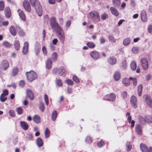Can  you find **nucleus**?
Returning <instances> with one entry per match:
<instances>
[{
  "mask_svg": "<svg viewBox=\"0 0 152 152\" xmlns=\"http://www.w3.org/2000/svg\"><path fill=\"white\" fill-rule=\"evenodd\" d=\"M32 6L35 8V10L39 16L42 15V8L40 3L38 0H29Z\"/></svg>",
  "mask_w": 152,
  "mask_h": 152,
  "instance_id": "1",
  "label": "nucleus"
},
{
  "mask_svg": "<svg viewBox=\"0 0 152 152\" xmlns=\"http://www.w3.org/2000/svg\"><path fill=\"white\" fill-rule=\"evenodd\" d=\"M50 23L52 29L54 30H61V26L56 22V18L53 17L50 18Z\"/></svg>",
  "mask_w": 152,
  "mask_h": 152,
  "instance_id": "2",
  "label": "nucleus"
},
{
  "mask_svg": "<svg viewBox=\"0 0 152 152\" xmlns=\"http://www.w3.org/2000/svg\"><path fill=\"white\" fill-rule=\"evenodd\" d=\"M88 16L90 18H92L95 22H99L100 21L99 14L96 11H91L89 13Z\"/></svg>",
  "mask_w": 152,
  "mask_h": 152,
  "instance_id": "3",
  "label": "nucleus"
},
{
  "mask_svg": "<svg viewBox=\"0 0 152 152\" xmlns=\"http://www.w3.org/2000/svg\"><path fill=\"white\" fill-rule=\"evenodd\" d=\"M27 78V80L31 82L37 77L36 74L33 71L26 72Z\"/></svg>",
  "mask_w": 152,
  "mask_h": 152,
  "instance_id": "4",
  "label": "nucleus"
},
{
  "mask_svg": "<svg viewBox=\"0 0 152 152\" xmlns=\"http://www.w3.org/2000/svg\"><path fill=\"white\" fill-rule=\"evenodd\" d=\"M61 30H57L56 31L58 34V38L61 43H63L65 41V37L63 31L61 28Z\"/></svg>",
  "mask_w": 152,
  "mask_h": 152,
  "instance_id": "5",
  "label": "nucleus"
},
{
  "mask_svg": "<svg viewBox=\"0 0 152 152\" xmlns=\"http://www.w3.org/2000/svg\"><path fill=\"white\" fill-rule=\"evenodd\" d=\"M141 65L142 68L144 70H147L148 67V63L147 59L144 58H142L141 59Z\"/></svg>",
  "mask_w": 152,
  "mask_h": 152,
  "instance_id": "6",
  "label": "nucleus"
},
{
  "mask_svg": "<svg viewBox=\"0 0 152 152\" xmlns=\"http://www.w3.org/2000/svg\"><path fill=\"white\" fill-rule=\"evenodd\" d=\"M91 56L93 59L96 60L100 58V54L96 50L92 51L90 53Z\"/></svg>",
  "mask_w": 152,
  "mask_h": 152,
  "instance_id": "7",
  "label": "nucleus"
},
{
  "mask_svg": "<svg viewBox=\"0 0 152 152\" xmlns=\"http://www.w3.org/2000/svg\"><path fill=\"white\" fill-rule=\"evenodd\" d=\"M140 149L142 152H151L152 151V148L150 147L148 148L144 144L141 143L140 145Z\"/></svg>",
  "mask_w": 152,
  "mask_h": 152,
  "instance_id": "8",
  "label": "nucleus"
},
{
  "mask_svg": "<svg viewBox=\"0 0 152 152\" xmlns=\"http://www.w3.org/2000/svg\"><path fill=\"white\" fill-rule=\"evenodd\" d=\"M115 96L114 94L111 93L110 94L105 96L104 97V99L107 101L113 102L115 100Z\"/></svg>",
  "mask_w": 152,
  "mask_h": 152,
  "instance_id": "9",
  "label": "nucleus"
},
{
  "mask_svg": "<svg viewBox=\"0 0 152 152\" xmlns=\"http://www.w3.org/2000/svg\"><path fill=\"white\" fill-rule=\"evenodd\" d=\"M23 6L26 11L28 12L31 11V7L28 1L26 0L24 1L23 3Z\"/></svg>",
  "mask_w": 152,
  "mask_h": 152,
  "instance_id": "10",
  "label": "nucleus"
},
{
  "mask_svg": "<svg viewBox=\"0 0 152 152\" xmlns=\"http://www.w3.org/2000/svg\"><path fill=\"white\" fill-rule=\"evenodd\" d=\"M9 67V63L6 60H3L1 63V67L4 70H6Z\"/></svg>",
  "mask_w": 152,
  "mask_h": 152,
  "instance_id": "11",
  "label": "nucleus"
},
{
  "mask_svg": "<svg viewBox=\"0 0 152 152\" xmlns=\"http://www.w3.org/2000/svg\"><path fill=\"white\" fill-rule=\"evenodd\" d=\"M28 43L27 42H25L23 48L22 53L23 54L26 55L27 54L28 52Z\"/></svg>",
  "mask_w": 152,
  "mask_h": 152,
  "instance_id": "12",
  "label": "nucleus"
},
{
  "mask_svg": "<svg viewBox=\"0 0 152 152\" xmlns=\"http://www.w3.org/2000/svg\"><path fill=\"white\" fill-rule=\"evenodd\" d=\"M145 102L149 107L152 108V99L150 96H146L145 98Z\"/></svg>",
  "mask_w": 152,
  "mask_h": 152,
  "instance_id": "13",
  "label": "nucleus"
},
{
  "mask_svg": "<svg viewBox=\"0 0 152 152\" xmlns=\"http://www.w3.org/2000/svg\"><path fill=\"white\" fill-rule=\"evenodd\" d=\"M41 49V46L38 42H36L34 48L35 52L36 55H38Z\"/></svg>",
  "mask_w": 152,
  "mask_h": 152,
  "instance_id": "14",
  "label": "nucleus"
},
{
  "mask_svg": "<svg viewBox=\"0 0 152 152\" xmlns=\"http://www.w3.org/2000/svg\"><path fill=\"white\" fill-rule=\"evenodd\" d=\"M140 16L141 19L142 21L145 22L147 21V17L146 12L145 10H142L141 11Z\"/></svg>",
  "mask_w": 152,
  "mask_h": 152,
  "instance_id": "15",
  "label": "nucleus"
},
{
  "mask_svg": "<svg viewBox=\"0 0 152 152\" xmlns=\"http://www.w3.org/2000/svg\"><path fill=\"white\" fill-rule=\"evenodd\" d=\"M17 12L21 20L23 21H25L26 18L23 12L21 10L19 9L17 10Z\"/></svg>",
  "mask_w": 152,
  "mask_h": 152,
  "instance_id": "16",
  "label": "nucleus"
},
{
  "mask_svg": "<svg viewBox=\"0 0 152 152\" xmlns=\"http://www.w3.org/2000/svg\"><path fill=\"white\" fill-rule=\"evenodd\" d=\"M131 102L132 106L134 108L137 107L136 97L134 96H132L131 99Z\"/></svg>",
  "mask_w": 152,
  "mask_h": 152,
  "instance_id": "17",
  "label": "nucleus"
},
{
  "mask_svg": "<svg viewBox=\"0 0 152 152\" xmlns=\"http://www.w3.org/2000/svg\"><path fill=\"white\" fill-rule=\"evenodd\" d=\"M59 75L62 77H64L66 74V72L63 66H61L59 68Z\"/></svg>",
  "mask_w": 152,
  "mask_h": 152,
  "instance_id": "18",
  "label": "nucleus"
},
{
  "mask_svg": "<svg viewBox=\"0 0 152 152\" xmlns=\"http://www.w3.org/2000/svg\"><path fill=\"white\" fill-rule=\"evenodd\" d=\"M26 92L27 97L31 100H33L34 98V94L29 89H28L26 91Z\"/></svg>",
  "mask_w": 152,
  "mask_h": 152,
  "instance_id": "19",
  "label": "nucleus"
},
{
  "mask_svg": "<svg viewBox=\"0 0 152 152\" xmlns=\"http://www.w3.org/2000/svg\"><path fill=\"white\" fill-rule=\"evenodd\" d=\"M20 123L21 127L23 129L25 130H26L28 129V126L26 122L21 121Z\"/></svg>",
  "mask_w": 152,
  "mask_h": 152,
  "instance_id": "20",
  "label": "nucleus"
},
{
  "mask_svg": "<svg viewBox=\"0 0 152 152\" xmlns=\"http://www.w3.org/2000/svg\"><path fill=\"white\" fill-rule=\"evenodd\" d=\"M135 130L138 135H142V127L139 124L137 125L135 127Z\"/></svg>",
  "mask_w": 152,
  "mask_h": 152,
  "instance_id": "21",
  "label": "nucleus"
},
{
  "mask_svg": "<svg viewBox=\"0 0 152 152\" xmlns=\"http://www.w3.org/2000/svg\"><path fill=\"white\" fill-rule=\"evenodd\" d=\"M108 62L110 64L114 65L116 63V58L113 57H110L108 58Z\"/></svg>",
  "mask_w": 152,
  "mask_h": 152,
  "instance_id": "22",
  "label": "nucleus"
},
{
  "mask_svg": "<svg viewBox=\"0 0 152 152\" xmlns=\"http://www.w3.org/2000/svg\"><path fill=\"white\" fill-rule=\"evenodd\" d=\"M52 62L50 58H48L46 62V67L47 69H49L52 67Z\"/></svg>",
  "mask_w": 152,
  "mask_h": 152,
  "instance_id": "23",
  "label": "nucleus"
},
{
  "mask_svg": "<svg viewBox=\"0 0 152 152\" xmlns=\"http://www.w3.org/2000/svg\"><path fill=\"white\" fill-rule=\"evenodd\" d=\"M14 47L15 49L17 51L20 49V44L19 41L18 40H15L14 43Z\"/></svg>",
  "mask_w": 152,
  "mask_h": 152,
  "instance_id": "24",
  "label": "nucleus"
},
{
  "mask_svg": "<svg viewBox=\"0 0 152 152\" xmlns=\"http://www.w3.org/2000/svg\"><path fill=\"white\" fill-rule=\"evenodd\" d=\"M110 10L113 15L117 16L119 15V13L118 10L114 7H111L110 8Z\"/></svg>",
  "mask_w": 152,
  "mask_h": 152,
  "instance_id": "25",
  "label": "nucleus"
},
{
  "mask_svg": "<svg viewBox=\"0 0 152 152\" xmlns=\"http://www.w3.org/2000/svg\"><path fill=\"white\" fill-rule=\"evenodd\" d=\"M122 83L125 86H128L130 84L129 79L127 78H123L122 80Z\"/></svg>",
  "mask_w": 152,
  "mask_h": 152,
  "instance_id": "26",
  "label": "nucleus"
},
{
  "mask_svg": "<svg viewBox=\"0 0 152 152\" xmlns=\"http://www.w3.org/2000/svg\"><path fill=\"white\" fill-rule=\"evenodd\" d=\"M33 120L34 122L37 124H39L40 122V118L38 115H34L33 118Z\"/></svg>",
  "mask_w": 152,
  "mask_h": 152,
  "instance_id": "27",
  "label": "nucleus"
},
{
  "mask_svg": "<svg viewBox=\"0 0 152 152\" xmlns=\"http://www.w3.org/2000/svg\"><path fill=\"white\" fill-rule=\"evenodd\" d=\"M5 14L7 18H9L11 15L10 10L9 8L7 7L5 10Z\"/></svg>",
  "mask_w": 152,
  "mask_h": 152,
  "instance_id": "28",
  "label": "nucleus"
},
{
  "mask_svg": "<svg viewBox=\"0 0 152 152\" xmlns=\"http://www.w3.org/2000/svg\"><path fill=\"white\" fill-rule=\"evenodd\" d=\"M10 31L11 34L13 36H15L16 34V31L15 27L11 26L10 28Z\"/></svg>",
  "mask_w": 152,
  "mask_h": 152,
  "instance_id": "29",
  "label": "nucleus"
},
{
  "mask_svg": "<svg viewBox=\"0 0 152 152\" xmlns=\"http://www.w3.org/2000/svg\"><path fill=\"white\" fill-rule=\"evenodd\" d=\"M37 142L38 146L39 147H42L43 145V141L42 139L40 138H38L37 140Z\"/></svg>",
  "mask_w": 152,
  "mask_h": 152,
  "instance_id": "30",
  "label": "nucleus"
},
{
  "mask_svg": "<svg viewBox=\"0 0 152 152\" xmlns=\"http://www.w3.org/2000/svg\"><path fill=\"white\" fill-rule=\"evenodd\" d=\"M145 122L148 123H152V116L150 115H146L145 116Z\"/></svg>",
  "mask_w": 152,
  "mask_h": 152,
  "instance_id": "31",
  "label": "nucleus"
},
{
  "mask_svg": "<svg viewBox=\"0 0 152 152\" xmlns=\"http://www.w3.org/2000/svg\"><path fill=\"white\" fill-rule=\"evenodd\" d=\"M130 42V39L129 38H127L124 40L123 42V45L125 46L128 45L129 44Z\"/></svg>",
  "mask_w": 152,
  "mask_h": 152,
  "instance_id": "32",
  "label": "nucleus"
},
{
  "mask_svg": "<svg viewBox=\"0 0 152 152\" xmlns=\"http://www.w3.org/2000/svg\"><path fill=\"white\" fill-rule=\"evenodd\" d=\"M114 77L115 80H118L120 78V73L118 72H116L114 75Z\"/></svg>",
  "mask_w": 152,
  "mask_h": 152,
  "instance_id": "33",
  "label": "nucleus"
},
{
  "mask_svg": "<svg viewBox=\"0 0 152 152\" xmlns=\"http://www.w3.org/2000/svg\"><path fill=\"white\" fill-rule=\"evenodd\" d=\"M142 86L141 84L139 85L137 88V92L138 96H141L142 95Z\"/></svg>",
  "mask_w": 152,
  "mask_h": 152,
  "instance_id": "34",
  "label": "nucleus"
},
{
  "mask_svg": "<svg viewBox=\"0 0 152 152\" xmlns=\"http://www.w3.org/2000/svg\"><path fill=\"white\" fill-rule=\"evenodd\" d=\"M120 4V0H113V4L114 6L118 7Z\"/></svg>",
  "mask_w": 152,
  "mask_h": 152,
  "instance_id": "35",
  "label": "nucleus"
},
{
  "mask_svg": "<svg viewBox=\"0 0 152 152\" xmlns=\"http://www.w3.org/2000/svg\"><path fill=\"white\" fill-rule=\"evenodd\" d=\"M3 45L6 48H10L12 45V44L7 41H4L3 43Z\"/></svg>",
  "mask_w": 152,
  "mask_h": 152,
  "instance_id": "36",
  "label": "nucleus"
},
{
  "mask_svg": "<svg viewBox=\"0 0 152 152\" xmlns=\"http://www.w3.org/2000/svg\"><path fill=\"white\" fill-rule=\"evenodd\" d=\"M57 116V112L56 110L54 111L52 114V119L53 121H54L56 119Z\"/></svg>",
  "mask_w": 152,
  "mask_h": 152,
  "instance_id": "37",
  "label": "nucleus"
},
{
  "mask_svg": "<svg viewBox=\"0 0 152 152\" xmlns=\"http://www.w3.org/2000/svg\"><path fill=\"white\" fill-rule=\"evenodd\" d=\"M130 66L131 69L132 70L134 71L137 68L136 62L135 61H133L131 64Z\"/></svg>",
  "mask_w": 152,
  "mask_h": 152,
  "instance_id": "38",
  "label": "nucleus"
},
{
  "mask_svg": "<svg viewBox=\"0 0 152 152\" xmlns=\"http://www.w3.org/2000/svg\"><path fill=\"white\" fill-rule=\"evenodd\" d=\"M87 45L90 48H94L95 47V44L92 42H88L87 43Z\"/></svg>",
  "mask_w": 152,
  "mask_h": 152,
  "instance_id": "39",
  "label": "nucleus"
},
{
  "mask_svg": "<svg viewBox=\"0 0 152 152\" xmlns=\"http://www.w3.org/2000/svg\"><path fill=\"white\" fill-rule=\"evenodd\" d=\"M39 108L40 110L42 112L44 111L45 110V107L44 103L40 102L39 103Z\"/></svg>",
  "mask_w": 152,
  "mask_h": 152,
  "instance_id": "40",
  "label": "nucleus"
},
{
  "mask_svg": "<svg viewBox=\"0 0 152 152\" xmlns=\"http://www.w3.org/2000/svg\"><path fill=\"white\" fill-rule=\"evenodd\" d=\"M108 17V15L105 12L104 13L101 15V18L102 20H105Z\"/></svg>",
  "mask_w": 152,
  "mask_h": 152,
  "instance_id": "41",
  "label": "nucleus"
},
{
  "mask_svg": "<svg viewBox=\"0 0 152 152\" xmlns=\"http://www.w3.org/2000/svg\"><path fill=\"white\" fill-rule=\"evenodd\" d=\"M50 134V131L48 128H46L45 131V136L46 138L48 137Z\"/></svg>",
  "mask_w": 152,
  "mask_h": 152,
  "instance_id": "42",
  "label": "nucleus"
},
{
  "mask_svg": "<svg viewBox=\"0 0 152 152\" xmlns=\"http://www.w3.org/2000/svg\"><path fill=\"white\" fill-rule=\"evenodd\" d=\"M18 72V69L17 68L15 67L13 68L12 71V75L13 76H15L17 75Z\"/></svg>",
  "mask_w": 152,
  "mask_h": 152,
  "instance_id": "43",
  "label": "nucleus"
},
{
  "mask_svg": "<svg viewBox=\"0 0 152 152\" xmlns=\"http://www.w3.org/2000/svg\"><path fill=\"white\" fill-rule=\"evenodd\" d=\"M108 39L109 41L112 43H114L116 42V39L112 35H109L108 37Z\"/></svg>",
  "mask_w": 152,
  "mask_h": 152,
  "instance_id": "44",
  "label": "nucleus"
},
{
  "mask_svg": "<svg viewBox=\"0 0 152 152\" xmlns=\"http://www.w3.org/2000/svg\"><path fill=\"white\" fill-rule=\"evenodd\" d=\"M127 67V63L126 60H124L122 63L121 67L124 69H125Z\"/></svg>",
  "mask_w": 152,
  "mask_h": 152,
  "instance_id": "45",
  "label": "nucleus"
},
{
  "mask_svg": "<svg viewBox=\"0 0 152 152\" xmlns=\"http://www.w3.org/2000/svg\"><path fill=\"white\" fill-rule=\"evenodd\" d=\"M52 59L53 61H56L57 58V54L56 53H53L52 56Z\"/></svg>",
  "mask_w": 152,
  "mask_h": 152,
  "instance_id": "46",
  "label": "nucleus"
},
{
  "mask_svg": "<svg viewBox=\"0 0 152 152\" xmlns=\"http://www.w3.org/2000/svg\"><path fill=\"white\" fill-rule=\"evenodd\" d=\"M5 96L3 95V94H1L0 96V100L1 102H4L7 99V98Z\"/></svg>",
  "mask_w": 152,
  "mask_h": 152,
  "instance_id": "47",
  "label": "nucleus"
},
{
  "mask_svg": "<svg viewBox=\"0 0 152 152\" xmlns=\"http://www.w3.org/2000/svg\"><path fill=\"white\" fill-rule=\"evenodd\" d=\"M129 79L132 80L133 84L134 86H136L137 84V79L135 78H133L132 77H130Z\"/></svg>",
  "mask_w": 152,
  "mask_h": 152,
  "instance_id": "48",
  "label": "nucleus"
},
{
  "mask_svg": "<svg viewBox=\"0 0 152 152\" xmlns=\"http://www.w3.org/2000/svg\"><path fill=\"white\" fill-rule=\"evenodd\" d=\"M85 141L87 143H91L93 142V140L91 137L88 136L86 138Z\"/></svg>",
  "mask_w": 152,
  "mask_h": 152,
  "instance_id": "49",
  "label": "nucleus"
},
{
  "mask_svg": "<svg viewBox=\"0 0 152 152\" xmlns=\"http://www.w3.org/2000/svg\"><path fill=\"white\" fill-rule=\"evenodd\" d=\"M126 145L127 147V151H130L132 148V145L129 142H126Z\"/></svg>",
  "mask_w": 152,
  "mask_h": 152,
  "instance_id": "50",
  "label": "nucleus"
},
{
  "mask_svg": "<svg viewBox=\"0 0 152 152\" xmlns=\"http://www.w3.org/2000/svg\"><path fill=\"white\" fill-rule=\"evenodd\" d=\"M44 99L46 105H48L49 104L48 98V95L46 94L44 95Z\"/></svg>",
  "mask_w": 152,
  "mask_h": 152,
  "instance_id": "51",
  "label": "nucleus"
},
{
  "mask_svg": "<svg viewBox=\"0 0 152 152\" xmlns=\"http://www.w3.org/2000/svg\"><path fill=\"white\" fill-rule=\"evenodd\" d=\"M139 119L140 122L142 124H144L145 122V117L144 118L142 116L140 115L139 116Z\"/></svg>",
  "mask_w": 152,
  "mask_h": 152,
  "instance_id": "52",
  "label": "nucleus"
},
{
  "mask_svg": "<svg viewBox=\"0 0 152 152\" xmlns=\"http://www.w3.org/2000/svg\"><path fill=\"white\" fill-rule=\"evenodd\" d=\"M16 111L18 114L21 115L23 113V110L21 107H18L16 109Z\"/></svg>",
  "mask_w": 152,
  "mask_h": 152,
  "instance_id": "53",
  "label": "nucleus"
},
{
  "mask_svg": "<svg viewBox=\"0 0 152 152\" xmlns=\"http://www.w3.org/2000/svg\"><path fill=\"white\" fill-rule=\"evenodd\" d=\"M126 116V117H127V118L128 121L130 123L132 119V117L129 112L127 113Z\"/></svg>",
  "mask_w": 152,
  "mask_h": 152,
  "instance_id": "54",
  "label": "nucleus"
},
{
  "mask_svg": "<svg viewBox=\"0 0 152 152\" xmlns=\"http://www.w3.org/2000/svg\"><path fill=\"white\" fill-rule=\"evenodd\" d=\"M99 40L100 44H101L104 43L105 42V38L102 37H100Z\"/></svg>",
  "mask_w": 152,
  "mask_h": 152,
  "instance_id": "55",
  "label": "nucleus"
},
{
  "mask_svg": "<svg viewBox=\"0 0 152 152\" xmlns=\"http://www.w3.org/2000/svg\"><path fill=\"white\" fill-rule=\"evenodd\" d=\"M73 80L76 83H80V80L77 77L75 76H73Z\"/></svg>",
  "mask_w": 152,
  "mask_h": 152,
  "instance_id": "56",
  "label": "nucleus"
},
{
  "mask_svg": "<svg viewBox=\"0 0 152 152\" xmlns=\"http://www.w3.org/2000/svg\"><path fill=\"white\" fill-rule=\"evenodd\" d=\"M132 52L134 53H137L138 51V48L137 47H133L132 49Z\"/></svg>",
  "mask_w": 152,
  "mask_h": 152,
  "instance_id": "57",
  "label": "nucleus"
},
{
  "mask_svg": "<svg viewBox=\"0 0 152 152\" xmlns=\"http://www.w3.org/2000/svg\"><path fill=\"white\" fill-rule=\"evenodd\" d=\"M66 83L68 85H73V82L70 79L66 80L65 81Z\"/></svg>",
  "mask_w": 152,
  "mask_h": 152,
  "instance_id": "58",
  "label": "nucleus"
},
{
  "mask_svg": "<svg viewBox=\"0 0 152 152\" xmlns=\"http://www.w3.org/2000/svg\"><path fill=\"white\" fill-rule=\"evenodd\" d=\"M9 114L12 117H15V111L12 110H10L9 111Z\"/></svg>",
  "mask_w": 152,
  "mask_h": 152,
  "instance_id": "59",
  "label": "nucleus"
},
{
  "mask_svg": "<svg viewBox=\"0 0 152 152\" xmlns=\"http://www.w3.org/2000/svg\"><path fill=\"white\" fill-rule=\"evenodd\" d=\"M4 8V4L3 1H0V10H2Z\"/></svg>",
  "mask_w": 152,
  "mask_h": 152,
  "instance_id": "60",
  "label": "nucleus"
},
{
  "mask_svg": "<svg viewBox=\"0 0 152 152\" xmlns=\"http://www.w3.org/2000/svg\"><path fill=\"white\" fill-rule=\"evenodd\" d=\"M42 52L45 55H46L47 54V51L46 48L45 46H43L42 49Z\"/></svg>",
  "mask_w": 152,
  "mask_h": 152,
  "instance_id": "61",
  "label": "nucleus"
},
{
  "mask_svg": "<svg viewBox=\"0 0 152 152\" xmlns=\"http://www.w3.org/2000/svg\"><path fill=\"white\" fill-rule=\"evenodd\" d=\"M56 83L59 86H61L62 85V82L61 80L60 79L56 80Z\"/></svg>",
  "mask_w": 152,
  "mask_h": 152,
  "instance_id": "62",
  "label": "nucleus"
},
{
  "mask_svg": "<svg viewBox=\"0 0 152 152\" xmlns=\"http://www.w3.org/2000/svg\"><path fill=\"white\" fill-rule=\"evenodd\" d=\"M27 137L28 139L29 140H32L33 136L31 134H28L27 135Z\"/></svg>",
  "mask_w": 152,
  "mask_h": 152,
  "instance_id": "63",
  "label": "nucleus"
},
{
  "mask_svg": "<svg viewBox=\"0 0 152 152\" xmlns=\"http://www.w3.org/2000/svg\"><path fill=\"white\" fill-rule=\"evenodd\" d=\"M148 30L149 32L152 34V25H149L148 27Z\"/></svg>",
  "mask_w": 152,
  "mask_h": 152,
  "instance_id": "64",
  "label": "nucleus"
}]
</instances>
